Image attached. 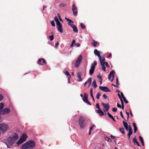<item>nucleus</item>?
Segmentation results:
<instances>
[{"mask_svg": "<svg viewBox=\"0 0 149 149\" xmlns=\"http://www.w3.org/2000/svg\"><path fill=\"white\" fill-rule=\"evenodd\" d=\"M46 63V61L43 58H41L38 60V64L40 65H43Z\"/></svg>", "mask_w": 149, "mask_h": 149, "instance_id": "ddd939ff", "label": "nucleus"}, {"mask_svg": "<svg viewBox=\"0 0 149 149\" xmlns=\"http://www.w3.org/2000/svg\"><path fill=\"white\" fill-rule=\"evenodd\" d=\"M97 63L96 61H94V70H95V67H94L95 65H97Z\"/></svg>", "mask_w": 149, "mask_h": 149, "instance_id": "8fccbe9b", "label": "nucleus"}, {"mask_svg": "<svg viewBox=\"0 0 149 149\" xmlns=\"http://www.w3.org/2000/svg\"><path fill=\"white\" fill-rule=\"evenodd\" d=\"M83 101L87 104L88 105H91V104L88 102V95L86 93H85L84 94V97L83 98Z\"/></svg>", "mask_w": 149, "mask_h": 149, "instance_id": "1a4fd4ad", "label": "nucleus"}, {"mask_svg": "<svg viewBox=\"0 0 149 149\" xmlns=\"http://www.w3.org/2000/svg\"><path fill=\"white\" fill-rule=\"evenodd\" d=\"M99 88L105 92H109L111 91L106 86H100L99 87Z\"/></svg>", "mask_w": 149, "mask_h": 149, "instance_id": "f8f14e48", "label": "nucleus"}, {"mask_svg": "<svg viewBox=\"0 0 149 149\" xmlns=\"http://www.w3.org/2000/svg\"><path fill=\"white\" fill-rule=\"evenodd\" d=\"M99 59L100 62L101 64H104L105 62V58L104 56H101L99 57Z\"/></svg>", "mask_w": 149, "mask_h": 149, "instance_id": "dca6fc26", "label": "nucleus"}, {"mask_svg": "<svg viewBox=\"0 0 149 149\" xmlns=\"http://www.w3.org/2000/svg\"><path fill=\"white\" fill-rule=\"evenodd\" d=\"M66 20L68 22V24L70 26V25H73L72 24L73 23V22L70 19L65 17Z\"/></svg>", "mask_w": 149, "mask_h": 149, "instance_id": "4be33fe9", "label": "nucleus"}, {"mask_svg": "<svg viewBox=\"0 0 149 149\" xmlns=\"http://www.w3.org/2000/svg\"><path fill=\"white\" fill-rule=\"evenodd\" d=\"M93 73V63L91 64V68L89 71V74L92 75Z\"/></svg>", "mask_w": 149, "mask_h": 149, "instance_id": "5701e85b", "label": "nucleus"}, {"mask_svg": "<svg viewBox=\"0 0 149 149\" xmlns=\"http://www.w3.org/2000/svg\"><path fill=\"white\" fill-rule=\"evenodd\" d=\"M67 6L66 4L65 3H62L60 4L59 5V6L60 7H62L63 6Z\"/></svg>", "mask_w": 149, "mask_h": 149, "instance_id": "c756f323", "label": "nucleus"}, {"mask_svg": "<svg viewBox=\"0 0 149 149\" xmlns=\"http://www.w3.org/2000/svg\"><path fill=\"white\" fill-rule=\"evenodd\" d=\"M59 44L58 42L56 44H55V47L56 48L57 47L58 45Z\"/></svg>", "mask_w": 149, "mask_h": 149, "instance_id": "774afa93", "label": "nucleus"}, {"mask_svg": "<svg viewBox=\"0 0 149 149\" xmlns=\"http://www.w3.org/2000/svg\"><path fill=\"white\" fill-rule=\"evenodd\" d=\"M77 47H79L80 46V44L79 43H77L76 44Z\"/></svg>", "mask_w": 149, "mask_h": 149, "instance_id": "bf43d9fd", "label": "nucleus"}, {"mask_svg": "<svg viewBox=\"0 0 149 149\" xmlns=\"http://www.w3.org/2000/svg\"><path fill=\"white\" fill-rule=\"evenodd\" d=\"M123 99L124 100L125 103L127 104V103H128V101L126 100V98L125 97H123Z\"/></svg>", "mask_w": 149, "mask_h": 149, "instance_id": "79ce46f5", "label": "nucleus"}, {"mask_svg": "<svg viewBox=\"0 0 149 149\" xmlns=\"http://www.w3.org/2000/svg\"><path fill=\"white\" fill-rule=\"evenodd\" d=\"M110 137H111L112 139H114L115 138V137L114 136H113L112 135H111L110 136Z\"/></svg>", "mask_w": 149, "mask_h": 149, "instance_id": "4d7b16f0", "label": "nucleus"}, {"mask_svg": "<svg viewBox=\"0 0 149 149\" xmlns=\"http://www.w3.org/2000/svg\"><path fill=\"white\" fill-rule=\"evenodd\" d=\"M115 73V71L114 70H112L110 72L109 75H111V77H114V74Z\"/></svg>", "mask_w": 149, "mask_h": 149, "instance_id": "bb28decb", "label": "nucleus"}, {"mask_svg": "<svg viewBox=\"0 0 149 149\" xmlns=\"http://www.w3.org/2000/svg\"><path fill=\"white\" fill-rule=\"evenodd\" d=\"M90 94L91 95L93 99V88H92L90 90Z\"/></svg>", "mask_w": 149, "mask_h": 149, "instance_id": "f704fd0d", "label": "nucleus"}, {"mask_svg": "<svg viewBox=\"0 0 149 149\" xmlns=\"http://www.w3.org/2000/svg\"><path fill=\"white\" fill-rule=\"evenodd\" d=\"M102 105L103 107V111L105 112V111H107L109 109V106L108 104H106L104 103H102Z\"/></svg>", "mask_w": 149, "mask_h": 149, "instance_id": "9d476101", "label": "nucleus"}, {"mask_svg": "<svg viewBox=\"0 0 149 149\" xmlns=\"http://www.w3.org/2000/svg\"><path fill=\"white\" fill-rule=\"evenodd\" d=\"M133 125L134 127V133H136V131H137V128L136 126V124L135 123H133Z\"/></svg>", "mask_w": 149, "mask_h": 149, "instance_id": "b1692460", "label": "nucleus"}, {"mask_svg": "<svg viewBox=\"0 0 149 149\" xmlns=\"http://www.w3.org/2000/svg\"><path fill=\"white\" fill-rule=\"evenodd\" d=\"M93 126H91L90 127V129H89V134L90 135L91 134V130L93 129Z\"/></svg>", "mask_w": 149, "mask_h": 149, "instance_id": "37998d69", "label": "nucleus"}, {"mask_svg": "<svg viewBox=\"0 0 149 149\" xmlns=\"http://www.w3.org/2000/svg\"><path fill=\"white\" fill-rule=\"evenodd\" d=\"M58 18L61 21V22H63V20H62V19L61 18L60 15L59 14H58Z\"/></svg>", "mask_w": 149, "mask_h": 149, "instance_id": "49530a36", "label": "nucleus"}, {"mask_svg": "<svg viewBox=\"0 0 149 149\" xmlns=\"http://www.w3.org/2000/svg\"><path fill=\"white\" fill-rule=\"evenodd\" d=\"M124 129L123 128H120V131L123 134H125V132H124Z\"/></svg>", "mask_w": 149, "mask_h": 149, "instance_id": "7c9ffc66", "label": "nucleus"}, {"mask_svg": "<svg viewBox=\"0 0 149 149\" xmlns=\"http://www.w3.org/2000/svg\"><path fill=\"white\" fill-rule=\"evenodd\" d=\"M3 96L1 94H0V101H1L3 99Z\"/></svg>", "mask_w": 149, "mask_h": 149, "instance_id": "de8ad7c7", "label": "nucleus"}, {"mask_svg": "<svg viewBox=\"0 0 149 149\" xmlns=\"http://www.w3.org/2000/svg\"><path fill=\"white\" fill-rule=\"evenodd\" d=\"M64 73L68 77V78L69 77H70V74L68 72V71L65 70L64 71Z\"/></svg>", "mask_w": 149, "mask_h": 149, "instance_id": "a878e982", "label": "nucleus"}, {"mask_svg": "<svg viewBox=\"0 0 149 149\" xmlns=\"http://www.w3.org/2000/svg\"><path fill=\"white\" fill-rule=\"evenodd\" d=\"M112 56V54L111 53H110L109 54V55L108 56V57L109 58L111 57Z\"/></svg>", "mask_w": 149, "mask_h": 149, "instance_id": "0e129e2a", "label": "nucleus"}, {"mask_svg": "<svg viewBox=\"0 0 149 149\" xmlns=\"http://www.w3.org/2000/svg\"><path fill=\"white\" fill-rule=\"evenodd\" d=\"M104 139L106 141H108V142H111V139L107 136H104Z\"/></svg>", "mask_w": 149, "mask_h": 149, "instance_id": "393cba45", "label": "nucleus"}, {"mask_svg": "<svg viewBox=\"0 0 149 149\" xmlns=\"http://www.w3.org/2000/svg\"><path fill=\"white\" fill-rule=\"evenodd\" d=\"M97 77L100 79V80H101L102 79V77L100 75V74L97 76Z\"/></svg>", "mask_w": 149, "mask_h": 149, "instance_id": "3c124183", "label": "nucleus"}, {"mask_svg": "<svg viewBox=\"0 0 149 149\" xmlns=\"http://www.w3.org/2000/svg\"><path fill=\"white\" fill-rule=\"evenodd\" d=\"M99 43L97 41L94 40V47H96L99 45Z\"/></svg>", "mask_w": 149, "mask_h": 149, "instance_id": "cd10ccee", "label": "nucleus"}, {"mask_svg": "<svg viewBox=\"0 0 149 149\" xmlns=\"http://www.w3.org/2000/svg\"><path fill=\"white\" fill-rule=\"evenodd\" d=\"M27 137L28 136L26 134H23L20 137L19 139L17 142V144L18 145L22 144L26 141Z\"/></svg>", "mask_w": 149, "mask_h": 149, "instance_id": "20e7f679", "label": "nucleus"}, {"mask_svg": "<svg viewBox=\"0 0 149 149\" xmlns=\"http://www.w3.org/2000/svg\"><path fill=\"white\" fill-rule=\"evenodd\" d=\"M102 66V70L104 71H106V68L105 67L104 64H101Z\"/></svg>", "mask_w": 149, "mask_h": 149, "instance_id": "473e14b6", "label": "nucleus"}, {"mask_svg": "<svg viewBox=\"0 0 149 149\" xmlns=\"http://www.w3.org/2000/svg\"><path fill=\"white\" fill-rule=\"evenodd\" d=\"M8 128V126L7 124L1 123L0 124V131L4 133Z\"/></svg>", "mask_w": 149, "mask_h": 149, "instance_id": "423d86ee", "label": "nucleus"}, {"mask_svg": "<svg viewBox=\"0 0 149 149\" xmlns=\"http://www.w3.org/2000/svg\"><path fill=\"white\" fill-rule=\"evenodd\" d=\"M10 109L9 108H5L0 111V114L5 115L10 112Z\"/></svg>", "mask_w": 149, "mask_h": 149, "instance_id": "6e6552de", "label": "nucleus"}, {"mask_svg": "<svg viewBox=\"0 0 149 149\" xmlns=\"http://www.w3.org/2000/svg\"><path fill=\"white\" fill-rule=\"evenodd\" d=\"M113 121H114V122H116V120H115V119L113 117H112L111 118Z\"/></svg>", "mask_w": 149, "mask_h": 149, "instance_id": "69168bd1", "label": "nucleus"}, {"mask_svg": "<svg viewBox=\"0 0 149 149\" xmlns=\"http://www.w3.org/2000/svg\"><path fill=\"white\" fill-rule=\"evenodd\" d=\"M57 25V28L58 29V30L61 33H62L63 32V30L62 28V25L61 23H59L57 24H56Z\"/></svg>", "mask_w": 149, "mask_h": 149, "instance_id": "4468645a", "label": "nucleus"}, {"mask_svg": "<svg viewBox=\"0 0 149 149\" xmlns=\"http://www.w3.org/2000/svg\"><path fill=\"white\" fill-rule=\"evenodd\" d=\"M101 95V94L100 93H98L96 95V98L97 99H99L100 98V97Z\"/></svg>", "mask_w": 149, "mask_h": 149, "instance_id": "c9c22d12", "label": "nucleus"}, {"mask_svg": "<svg viewBox=\"0 0 149 149\" xmlns=\"http://www.w3.org/2000/svg\"><path fill=\"white\" fill-rule=\"evenodd\" d=\"M36 146V143L32 140L26 142L23 144L22 146V149L27 148H33Z\"/></svg>", "mask_w": 149, "mask_h": 149, "instance_id": "f03ea898", "label": "nucleus"}, {"mask_svg": "<svg viewBox=\"0 0 149 149\" xmlns=\"http://www.w3.org/2000/svg\"><path fill=\"white\" fill-rule=\"evenodd\" d=\"M104 64H105V65L106 67H109V65L108 63L107 62H105Z\"/></svg>", "mask_w": 149, "mask_h": 149, "instance_id": "09e8293b", "label": "nucleus"}, {"mask_svg": "<svg viewBox=\"0 0 149 149\" xmlns=\"http://www.w3.org/2000/svg\"><path fill=\"white\" fill-rule=\"evenodd\" d=\"M81 75L82 74L81 72H78L77 73V78L79 81H81L82 80L81 78Z\"/></svg>", "mask_w": 149, "mask_h": 149, "instance_id": "2eb2a0df", "label": "nucleus"}, {"mask_svg": "<svg viewBox=\"0 0 149 149\" xmlns=\"http://www.w3.org/2000/svg\"><path fill=\"white\" fill-rule=\"evenodd\" d=\"M112 85H113V86H114L115 87H118V85H117V84H116V85H115L114 84H112Z\"/></svg>", "mask_w": 149, "mask_h": 149, "instance_id": "338daca9", "label": "nucleus"}, {"mask_svg": "<svg viewBox=\"0 0 149 149\" xmlns=\"http://www.w3.org/2000/svg\"><path fill=\"white\" fill-rule=\"evenodd\" d=\"M52 25L53 26H55V24L54 22V21H52L51 22Z\"/></svg>", "mask_w": 149, "mask_h": 149, "instance_id": "a19ab883", "label": "nucleus"}, {"mask_svg": "<svg viewBox=\"0 0 149 149\" xmlns=\"http://www.w3.org/2000/svg\"><path fill=\"white\" fill-rule=\"evenodd\" d=\"M111 75H109V74L108 75V79H109V80L111 79Z\"/></svg>", "mask_w": 149, "mask_h": 149, "instance_id": "680f3d73", "label": "nucleus"}, {"mask_svg": "<svg viewBox=\"0 0 149 149\" xmlns=\"http://www.w3.org/2000/svg\"><path fill=\"white\" fill-rule=\"evenodd\" d=\"M72 11L73 12L74 15L75 16H77V9L76 8L74 4H73L72 7Z\"/></svg>", "mask_w": 149, "mask_h": 149, "instance_id": "9b49d317", "label": "nucleus"}, {"mask_svg": "<svg viewBox=\"0 0 149 149\" xmlns=\"http://www.w3.org/2000/svg\"><path fill=\"white\" fill-rule=\"evenodd\" d=\"M122 104V108L123 109H124V103L123 104Z\"/></svg>", "mask_w": 149, "mask_h": 149, "instance_id": "e2e57ef3", "label": "nucleus"}, {"mask_svg": "<svg viewBox=\"0 0 149 149\" xmlns=\"http://www.w3.org/2000/svg\"><path fill=\"white\" fill-rule=\"evenodd\" d=\"M82 58V56L81 55H80L77 58L75 63V67L77 68L79 66Z\"/></svg>", "mask_w": 149, "mask_h": 149, "instance_id": "0eeeda50", "label": "nucleus"}, {"mask_svg": "<svg viewBox=\"0 0 149 149\" xmlns=\"http://www.w3.org/2000/svg\"><path fill=\"white\" fill-rule=\"evenodd\" d=\"M54 19L55 21L56 22V24H57L60 23V22H59V21L57 17L56 16L54 18Z\"/></svg>", "mask_w": 149, "mask_h": 149, "instance_id": "c85d7f7f", "label": "nucleus"}, {"mask_svg": "<svg viewBox=\"0 0 149 149\" xmlns=\"http://www.w3.org/2000/svg\"><path fill=\"white\" fill-rule=\"evenodd\" d=\"M91 78L90 77V78H89L86 82H85L84 84V86H85L86 84H87L88 83V86H89L91 84Z\"/></svg>", "mask_w": 149, "mask_h": 149, "instance_id": "6ab92c4d", "label": "nucleus"}, {"mask_svg": "<svg viewBox=\"0 0 149 149\" xmlns=\"http://www.w3.org/2000/svg\"><path fill=\"white\" fill-rule=\"evenodd\" d=\"M70 26L73 28V31L74 32L77 33L78 32V30L76 26L74 25H70Z\"/></svg>", "mask_w": 149, "mask_h": 149, "instance_id": "a211bd4d", "label": "nucleus"}, {"mask_svg": "<svg viewBox=\"0 0 149 149\" xmlns=\"http://www.w3.org/2000/svg\"><path fill=\"white\" fill-rule=\"evenodd\" d=\"M88 120L84 116H81L79 118L78 120L79 125L80 126V129H83L87 125Z\"/></svg>", "mask_w": 149, "mask_h": 149, "instance_id": "7ed1b4c3", "label": "nucleus"}, {"mask_svg": "<svg viewBox=\"0 0 149 149\" xmlns=\"http://www.w3.org/2000/svg\"><path fill=\"white\" fill-rule=\"evenodd\" d=\"M49 38L50 39V40L51 41L53 40L54 39V35H52L51 36H49Z\"/></svg>", "mask_w": 149, "mask_h": 149, "instance_id": "72a5a7b5", "label": "nucleus"}, {"mask_svg": "<svg viewBox=\"0 0 149 149\" xmlns=\"http://www.w3.org/2000/svg\"><path fill=\"white\" fill-rule=\"evenodd\" d=\"M75 40L74 39L72 40V43L74 44L75 43Z\"/></svg>", "mask_w": 149, "mask_h": 149, "instance_id": "052dcab7", "label": "nucleus"}, {"mask_svg": "<svg viewBox=\"0 0 149 149\" xmlns=\"http://www.w3.org/2000/svg\"><path fill=\"white\" fill-rule=\"evenodd\" d=\"M94 53L95 55L97 56L98 57V58L100 57V56H101L99 51L96 49H95L94 50Z\"/></svg>", "mask_w": 149, "mask_h": 149, "instance_id": "aec40b11", "label": "nucleus"}, {"mask_svg": "<svg viewBox=\"0 0 149 149\" xmlns=\"http://www.w3.org/2000/svg\"><path fill=\"white\" fill-rule=\"evenodd\" d=\"M80 26L81 28L82 29H84L85 28V26L83 25L82 23H81L80 24Z\"/></svg>", "mask_w": 149, "mask_h": 149, "instance_id": "4c0bfd02", "label": "nucleus"}, {"mask_svg": "<svg viewBox=\"0 0 149 149\" xmlns=\"http://www.w3.org/2000/svg\"><path fill=\"white\" fill-rule=\"evenodd\" d=\"M117 106L118 108H121V106L118 103H117Z\"/></svg>", "mask_w": 149, "mask_h": 149, "instance_id": "5fc2aeb1", "label": "nucleus"}, {"mask_svg": "<svg viewBox=\"0 0 149 149\" xmlns=\"http://www.w3.org/2000/svg\"><path fill=\"white\" fill-rule=\"evenodd\" d=\"M123 125L126 130L128 131H129L128 134L131 135L132 133V129L131 126L130 125L129 127L127 123L124 121H123Z\"/></svg>", "mask_w": 149, "mask_h": 149, "instance_id": "39448f33", "label": "nucleus"}, {"mask_svg": "<svg viewBox=\"0 0 149 149\" xmlns=\"http://www.w3.org/2000/svg\"><path fill=\"white\" fill-rule=\"evenodd\" d=\"M97 86L96 84V81L95 80H94V88H97Z\"/></svg>", "mask_w": 149, "mask_h": 149, "instance_id": "e433bc0d", "label": "nucleus"}, {"mask_svg": "<svg viewBox=\"0 0 149 149\" xmlns=\"http://www.w3.org/2000/svg\"><path fill=\"white\" fill-rule=\"evenodd\" d=\"M103 96L104 99H105L108 97L105 94H104L103 95Z\"/></svg>", "mask_w": 149, "mask_h": 149, "instance_id": "864d4df0", "label": "nucleus"}, {"mask_svg": "<svg viewBox=\"0 0 149 149\" xmlns=\"http://www.w3.org/2000/svg\"><path fill=\"white\" fill-rule=\"evenodd\" d=\"M120 94H121V95L122 96V97L123 98V97H124V95H123V93L122 92H121L120 93Z\"/></svg>", "mask_w": 149, "mask_h": 149, "instance_id": "13d9d810", "label": "nucleus"}, {"mask_svg": "<svg viewBox=\"0 0 149 149\" xmlns=\"http://www.w3.org/2000/svg\"><path fill=\"white\" fill-rule=\"evenodd\" d=\"M96 107L97 109H98V110H99V109H100V108L99 104L98 103L97 104H96Z\"/></svg>", "mask_w": 149, "mask_h": 149, "instance_id": "603ef678", "label": "nucleus"}, {"mask_svg": "<svg viewBox=\"0 0 149 149\" xmlns=\"http://www.w3.org/2000/svg\"><path fill=\"white\" fill-rule=\"evenodd\" d=\"M97 113H98L100 116H103L104 115V113L100 109L99 110H96Z\"/></svg>", "mask_w": 149, "mask_h": 149, "instance_id": "412c9836", "label": "nucleus"}, {"mask_svg": "<svg viewBox=\"0 0 149 149\" xmlns=\"http://www.w3.org/2000/svg\"><path fill=\"white\" fill-rule=\"evenodd\" d=\"M107 115L110 118H111L112 117H113L111 115L109 112L107 113Z\"/></svg>", "mask_w": 149, "mask_h": 149, "instance_id": "a18cd8bd", "label": "nucleus"}, {"mask_svg": "<svg viewBox=\"0 0 149 149\" xmlns=\"http://www.w3.org/2000/svg\"><path fill=\"white\" fill-rule=\"evenodd\" d=\"M18 138L17 134L16 133L13 134L12 136L8 137L7 140H3L6 144L8 148H11Z\"/></svg>", "mask_w": 149, "mask_h": 149, "instance_id": "f257e3e1", "label": "nucleus"}, {"mask_svg": "<svg viewBox=\"0 0 149 149\" xmlns=\"http://www.w3.org/2000/svg\"><path fill=\"white\" fill-rule=\"evenodd\" d=\"M4 107V104L2 103H0V110L2 109Z\"/></svg>", "mask_w": 149, "mask_h": 149, "instance_id": "2f4dec72", "label": "nucleus"}, {"mask_svg": "<svg viewBox=\"0 0 149 149\" xmlns=\"http://www.w3.org/2000/svg\"><path fill=\"white\" fill-rule=\"evenodd\" d=\"M139 140H140L141 142H143V140L142 137L141 136H139Z\"/></svg>", "mask_w": 149, "mask_h": 149, "instance_id": "ea45409f", "label": "nucleus"}, {"mask_svg": "<svg viewBox=\"0 0 149 149\" xmlns=\"http://www.w3.org/2000/svg\"><path fill=\"white\" fill-rule=\"evenodd\" d=\"M132 140L133 142L135 144H136L138 146L140 147V145L139 142L137 141V139H136L135 136L133 138Z\"/></svg>", "mask_w": 149, "mask_h": 149, "instance_id": "f3484780", "label": "nucleus"}, {"mask_svg": "<svg viewBox=\"0 0 149 149\" xmlns=\"http://www.w3.org/2000/svg\"><path fill=\"white\" fill-rule=\"evenodd\" d=\"M120 116L122 117L126 121H127V120H126L125 118H124L123 115V113H122V111H120Z\"/></svg>", "mask_w": 149, "mask_h": 149, "instance_id": "58836bf2", "label": "nucleus"}, {"mask_svg": "<svg viewBox=\"0 0 149 149\" xmlns=\"http://www.w3.org/2000/svg\"><path fill=\"white\" fill-rule=\"evenodd\" d=\"M112 111L113 112H116L117 111V109L116 108H113L112 109Z\"/></svg>", "mask_w": 149, "mask_h": 149, "instance_id": "c03bdc74", "label": "nucleus"}, {"mask_svg": "<svg viewBox=\"0 0 149 149\" xmlns=\"http://www.w3.org/2000/svg\"><path fill=\"white\" fill-rule=\"evenodd\" d=\"M116 84L117 85H118V84H119V82L118 81V79L117 77L116 78Z\"/></svg>", "mask_w": 149, "mask_h": 149, "instance_id": "6e6d98bb", "label": "nucleus"}]
</instances>
